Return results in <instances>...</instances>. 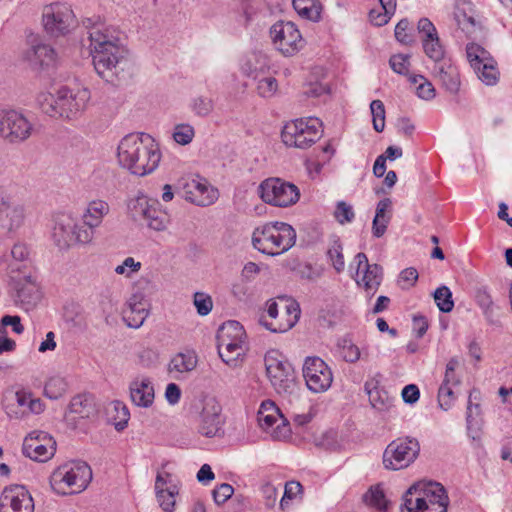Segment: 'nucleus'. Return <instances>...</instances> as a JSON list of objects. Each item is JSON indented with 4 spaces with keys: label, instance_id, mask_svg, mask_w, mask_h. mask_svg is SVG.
<instances>
[{
    "label": "nucleus",
    "instance_id": "nucleus-18",
    "mask_svg": "<svg viewBox=\"0 0 512 512\" xmlns=\"http://www.w3.org/2000/svg\"><path fill=\"white\" fill-rule=\"evenodd\" d=\"M42 19L46 32L58 37L69 32L74 22V14L66 4L54 3L44 7Z\"/></svg>",
    "mask_w": 512,
    "mask_h": 512
},
{
    "label": "nucleus",
    "instance_id": "nucleus-58",
    "mask_svg": "<svg viewBox=\"0 0 512 512\" xmlns=\"http://www.w3.org/2000/svg\"><path fill=\"white\" fill-rule=\"evenodd\" d=\"M194 137V128L189 124H179L173 133L174 140L181 145L189 144Z\"/></svg>",
    "mask_w": 512,
    "mask_h": 512
},
{
    "label": "nucleus",
    "instance_id": "nucleus-46",
    "mask_svg": "<svg viewBox=\"0 0 512 512\" xmlns=\"http://www.w3.org/2000/svg\"><path fill=\"white\" fill-rule=\"evenodd\" d=\"M434 301L438 309L443 313H449L454 308L452 292L449 287L442 285L433 293Z\"/></svg>",
    "mask_w": 512,
    "mask_h": 512
},
{
    "label": "nucleus",
    "instance_id": "nucleus-34",
    "mask_svg": "<svg viewBox=\"0 0 512 512\" xmlns=\"http://www.w3.org/2000/svg\"><path fill=\"white\" fill-rule=\"evenodd\" d=\"M288 319L286 323H279L277 325L267 322L264 317L260 318V324L263 325L267 330L273 333H282L290 330L297 323L300 317V307L295 301L290 302L285 307Z\"/></svg>",
    "mask_w": 512,
    "mask_h": 512
},
{
    "label": "nucleus",
    "instance_id": "nucleus-54",
    "mask_svg": "<svg viewBox=\"0 0 512 512\" xmlns=\"http://www.w3.org/2000/svg\"><path fill=\"white\" fill-rule=\"evenodd\" d=\"M480 399V391L476 388H473L469 393L468 398V405H467V415H466V421H467V428L471 429L473 426V414L476 415L480 412V405L479 403H474V401H477Z\"/></svg>",
    "mask_w": 512,
    "mask_h": 512
},
{
    "label": "nucleus",
    "instance_id": "nucleus-35",
    "mask_svg": "<svg viewBox=\"0 0 512 512\" xmlns=\"http://www.w3.org/2000/svg\"><path fill=\"white\" fill-rule=\"evenodd\" d=\"M11 257L12 260L9 263V275L12 274V266H16L18 268V273H23V271L34 272V269L31 265V260L29 258V251L25 244L17 243L11 249Z\"/></svg>",
    "mask_w": 512,
    "mask_h": 512
},
{
    "label": "nucleus",
    "instance_id": "nucleus-25",
    "mask_svg": "<svg viewBox=\"0 0 512 512\" xmlns=\"http://www.w3.org/2000/svg\"><path fill=\"white\" fill-rule=\"evenodd\" d=\"M131 401L138 407L148 408L154 401V387L148 378L135 379L130 383Z\"/></svg>",
    "mask_w": 512,
    "mask_h": 512
},
{
    "label": "nucleus",
    "instance_id": "nucleus-37",
    "mask_svg": "<svg viewBox=\"0 0 512 512\" xmlns=\"http://www.w3.org/2000/svg\"><path fill=\"white\" fill-rule=\"evenodd\" d=\"M246 333L243 326L235 320H230L222 324L217 332V341L243 342Z\"/></svg>",
    "mask_w": 512,
    "mask_h": 512
},
{
    "label": "nucleus",
    "instance_id": "nucleus-21",
    "mask_svg": "<svg viewBox=\"0 0 512 512\" xmlns=\"http://www.w3.org/2000/svg\"><path fill=\"white\" fill-rule=\"evenodd\" d=\"M4 410L10 419H22L30 414H40L44 404L39 398H33L31 393L17 391L14 397L6 399Z\"/></svg>",
    "mask_w": 512,
    "mask_h": 512
},
{
    "label": "nucleus",
    "instance_id": "nucleus-64",
    "mask_svg": "<svg viewBox=\"0 0 512 512\" xmlns=\"http://www.w3.org/2000/svg\"><path fill=\"white\" fill-rule=\"evenodd\" d=\"M277 80L273 77H266L258 81L257 91L262 97H271L277 90Z\"/></svg>",
    "mask_w": 512,
    "mask_h": 512
},
{
    "label": "nucleus",
    "instance_id": "nucleus-7",
    "mask_svg": "<svg viewBox=\"0 0 512 512\" xmlns=\"http://www.w3.org/2000/svg\"><path fill=\"white\" fill-rule=\"evenodd\" d=\"M52 238L60 249H67L74 244H88L94 238V231L85 229L67 214L58 215L54 222Z\"/></svg>",
    "mask_w": 512,
    "mask_h": 512
},
{
    "label": "nucleus",
    "instance_id": "nucleus-49",
    "mask_svg": "<svg viewBox=\"0 0 512 512\" xmlns=\"http://www.w3.org/2000/svg\"><path fill=\"white\" fill-rule=\"evenodd\" d=\"M372 114L373 128L377 132H382L385 127V107L381 100H373L370 104Z\"/></svg>",
    "mask_w": 512,
    "mask_h": 512
},
{
    "label": "nucleus",
    "instance_id": "nucleus-23",
    "mask_svg": "<svg viewBox=\"0 0 512 512\" xmlns=\"http://www.w3.org/2000/svg\"><path fill=\"white\" fill-rule=\"evenodd\" d=\"M149 304L142 293H134L122 311L123 321L128 327L139 328L149 314Z\"/></svg>",
    "mask_w": 512,
    "mask_h": 512
},
{
    "label": "nucleus",
    "instance_id": "nucleus-5",
    "mask_svg": "<svg viewBox=\"0 0 512 512\" xmlns=\"http://www.w3.org/2000/svg\"><path fill=\"white\" fill-rule=\"evenodd\" d=\"M92 480V470L83 461L65 463L50 476L52 489L61 495L82 492Z\"/></svg>",
    "mask_w": 512,
    "mask_h": 512
},
{
    "label": "nucleus",
    "instance_id": "nucleus-55",
    "mask_svg": "<svg viewBox=\"0 0 512 512\" xmlns=\"http://www.w3.org/2000/svg\"><path fill=\"white\" fill-rule=\"evenodd\" d=\"M452 385L442 382L438 390V404L441 409L447 411L454 401Z\"/></svg>",
    "mask_w": 512,
    "mask_h": 512
},
{
    "label": "nucleus",
    "instance_id": "nucleus-38",
    "mask_svg": "<svg viewBox=\"0 0 512 512\" xmlns=\"http://www.w3.org/2000/svg\"><path fill=\"white\" fill-rule=\"evenodd\" d=\"M244 344L243 342H232V341H217L218 354L228 365L234 363L239 356L244 353Z\"/></svg>",
    "mask_w": 512,
    "mask_h": 512
},
{
    "label": "nucleus",
    "instance_id": "nucleus-27",
    "mask_svg": "<svg viewBox=\"0 0 512 512\" xmlns=\"http://www.w3.org/2000/svg\"><path fill=\"white\" fill-rule=\"evenodd\" d=\"M474 300L481 309L489 325L500 327L501 322L494 316L495 304L487 286H478L474 290Z\"/></svg>",
    "mask_w": 512,
    "mask_h": 512
},
{
    "label": "nucleus",
    "instance_id": "nucleus-62",
    "mask_svg": "<svg viewBox=\"0 0 512 512\" xmlns=\"http://www.w3.org/2000/svg\"><path fill=\"white\" fill-rule=\"evenodd\" d=\"M409 21L407 19L400 20L395 27V38L402 44L410 45L414 42L411 34L408 33Z\"/></svg>",
    "mask_w": 512,
    "mask_h": 512
},
{
    "label": "nucleus",
    "instance_id": "nucleus-63",
    "mask_svg": "<svg viewBox=\"0 0 512 512\" xmlns=\"http://www.w3.org/2000/svg\"><path fill=\"white\" fill-rule=\"evenodd\" d=\"M234 494V488L228 483H222L212 491V496L217 505L225 503Z\"/></svg>",
    "mask_w": 512,
    "mask_h": 512
},
{
    "label": "nucleus",
    "instance_id": "nucleus-8",
    "mask_svg": "<svg viewBox=\"0 0 512 512\" xmlns=\"http://www.w3.org/2000/svg\"><path fill=\"white\" fill-rule=\"evenodd\" d=\"M420 445L417 439L402 437L393 440L383 452V465L387 470L407 468L418 457Z\"/></svg>",
    "mask_w": 512,
    "mask_h": 512
},
{
    "label": "nucleus",
    "instance_id": "nucleus-44",
    "mask_svg": "<svg viewBox=\"0 0 512 512\" xmlns=\"http://www.w3.org/2000/svg\"><path fill=\"white\" fill-rule=\"evenodd\" d=\"M197 365V356L194 352L188 351L186 353L177 354L170 363L171 369L178 372H190L195 369Z\"/></svg>",
    "mask_w": 512,
    "mask_h": 512
},
{
    "label": "nucleus",
    "instance_id": "nucleus-29",
    "mask_svg": "<svg viewBox=\"0 0 512 512\" xmlns=\"http://www.w3.org/2000/svg\"><path fill=\"white\" fill-rule=\"evenodd\" d=\"M110 206L106 201L93 200L87 205L86 211L83 214V221L85 229H91L101 225L103 218L109 213Z\"/></svg>",
    "mask_w": 512,
    "mask_h": 512
},
{
    "label": "nucleus",
    "instance_id": "nucleus-6",
    "mask_svg": "<svg viewBox=\"0 0 512 512\" xmlns=\"http://www.w3.org/2000/svg\"><path fill=\"white\" fill-rule=\"evenodd\" d=\"M322 123L317 118H299L285 124L281 131L282 142L287 147L307 149L322 136Z\"/></svg>",
    "mask_w": 512,
    "mask_h": 512
},
{
    "label": "nucleus",
    "instance_id": "nucleus-42",
    "mask_svg": "<svg viewBox=\"0 0 512 512\" xmlns=\"http://www.w3.org/2000/svg\"><path fill=\"white\" fill-rule=\"evenodd\" d=\"M421 42L425 55L430 58L434 64L447 59L438 35L428 39H422Z\"/></svg>",
    "mask_w": 512,
    "mask_h": 512
},
{
    "label": "nucleus",
    "instance_id": "nucleus-13",
    "mask_svg": "<svg viewBox=\"0 0 512 512\" xmlns=\"http://www.w3.org/2000/svg\"><path fill=\"white\" fill-rule=\"evenodd\" d=\"M198 432L208 438L219 435L224 424L221 412L222 407L213 396L204 397L197 407Z\"/></svg>",
    "mask_w": 512,
    "mask_h": 512
},
{
    "label": "nucleus",
    "instance_id": "nucleus-33",
    "mask_svg": "<svg viewBox=\"0 0 512 512\" xmlns=\"http://www.w3.org/2000/svg\"><path fill=\"white\" fill-rule=\"evenodd\" d=\"M94 413L95 407L92 397L87 394H79L71 399L65 418L67 421L74 420V418H70V416L76 414L79 418L85 419L89 418Z\"/></svg>",
    "mask_w": 512,
    "mask_h": 512
},
{
    "label": "nucleus",
    "instance_id": "nucleus-50",
    "mask_svg": "<svg viewBox=\"0 0 512 512\" xmlns=\"http://www.w3.org/2000/svg\"><path fill=\"white\" fill-rule=\"evenodd\" d=\"M179 493V488L175 486H168L163 494H156L157 500L161 508L165 512H172L175 506V496Z\"/></svg>",
    "mask_w": 512,
    "mask_h": 512
},
{
    "label": "nucleus",
    "instance_id": "nucleus-4",
    "mask_svg": "<svg viewBox=\"0 0 512 512\" xmlns=\"http://www.w3.org/2000/svg\"><path fill=\"white\" fill-rule=\"evenodd\" d=\"M296 242V231L285 222H268L254 229L253 247L269 256H277L292 248Z\"/></svg>",
    "mask_w": 512,
    "mask_h": 512
},
{
    "label": "nucleus",
    "instance_id": "nucleus-10",
    "mask_svg": "<svg viewBox=\"0 0 512 512\" xmlns=\"http://www.w3.org/2000/svg\"><path fill=\"white\" fill-rule=\"evenodd\" d=\"M17 270L16 266H12V274L9 275L13 298L17 305L28 311L40 301L41 293L34 272L18 273Z\"/></svg>",
    "mask_w": 512,
    "mask_h": 512
},
{
    "label": "nucleus",
    "instance_id": "nucleus-31",
    "mask_svg": "<svg viewBox=\"0 0 512 512\" xmlns=\"http://www.w3.org/2000/svg\"><path fill=\"white\" fill-rule=\"evenodd\" d=\"M26 57L32 65H38L42 68L52 67L57 61L55 50L47 44L33 45L31 49L27 51Z\"/></svg>",
    "mask_w": 512,
    "mask_h": 512
},
{
    "label": "nucleus",
    "instance_id": "nucleus-30",
    "mask_svg": "<svg viewBox=\"0 0 512 512\" xmlns=\"http://www.w3.org/2000/svg\"><path fill=\"white\" fill-rule=\"evenodd\" d=\"M454 18L457 25L467 35L476 31L477 23L472 15V3L466 0H459L455 4Z\"/></svg>",
    "mask_w": 512,
    "mask_h": 512
},
{
    "label": "nucleus",
    "instance_id": "nucleus-36",
    "mask_svg": "<svg viewBox=\"0 0 512 512\" xmlns=\"http://www.w3.org/2000/svg\"><path fill=\"white\" fill-rule=\"evenodd\" d=\"M383 278V269L379 264H370L367 269L364 270L361 281L357 280V283L362 284L367 292L374 295L378 290Z\"/></svg>",
    "mask_w": 512,
    "mask_h": 512
},
{
    "label": "nucleus",
    "instance_id": "nucleus-11",
    "mask_svg": "<svg viewBox=\"0 0 512 512\" xmlns=\"http://www.w3.org/2000/svg\"><path fill=\"white\" fill-rule=\"evenodd\" d=\"M34 130L33 122L17 110H0V136L9 143L27 140Z\"/></svg>",
    "mask_w": 512,
    "mask_h": 512
},
{
    "label": "nucleus",
    "instance_id": "nucleus-22",
    "mask_svg": "<svg viewBox=\"0 0 512 512\" xmlns=\"http://www.w3.org/2000/svg\"><path fill=\"white\" fill-rule=\"evenodd\" d=\"M184 198L201 207L212 205L219 196L218 190L203 178H189L182 184Z\"/></svg>",
    "mask_w": 512,
    "mask_h": 512
},
{
    "label": "nucleus",
    "instance_id": "nucleus-53",
    "mask_svg": "<svg viewBox=\"0 0 512 512\" xmlns=\"http://www.w3.org/2000/svg\"><path fill=\"white\" fill-rule=\"evenodd\" d=\"M191 107L196 115L205 117L212 112L214 104L211 98L205 96H198L193 99Z\"/></svg>",
    "mask_w": 512,
    "mask_h": 512
},
{
    "label": "nucleus",
    "instance_id": "nucleus-3",
    "mask_svg": "<svg viewBox=\"0 0 512 512\" xmlns=\"http://www.w3.org/2000/svg\"><path fill=\"white\" fill-rule=\"evenodd\" d=\"M449 498L437 482L414 483L403 496L401 512H447Z\"/></svg>",
    "mask_w": 512,
    "mask_h": 512
},
{
    "label": "nucleus",
    "instance_id": "nucleus-40",
    "mask_svg": "<svg viewBox=\"0 0 512 512\" xmlns=\"http://www.w3.org/2000/svg\"><path fill=\"white\" fill-rule=\"evenodd\" d=\"M326 256L337 273L344 271L345 260L343 255V246L339 237H332Z\"/></svg>",
    "mask_w": 512,
    "mask_h": 512
},
{
    "label": "nucleus",
    "instance_id": "nucleus-48",
    "mask_svg": "<svg viewBox=\"0 0 512 512\" xmlns=\"http://www.w3.org/2000/svg\"><path fill=\"white\" fill-rule=\"evenodd\" d=\"M37 104L39 108L47 115L51 117H57L56 101H58V95L55 97L51 93L41 92L37 96Z\"/></svg>",
    "mask_w": 512,
    "mask_h": 512
},
{
    "label": "nucleus",
    "instance_id": "nucleus-17",
    "mask_svg": "<svg viewBox=\"0 0 512 512\" xmlns=\"http://www.w3.org/2000/svg\"><path fill=\"white\" fill-rule=\"evenodd\" d=\"M90 99V91L86 88L70 89L62 87L58 90L57 116L67 119L77 117L83 112Z\"/></svg>",
    "mask_w": 512,
    "mask_h": 512
},
{
    "label": "nucleus",
    "instance_id": "nucleus-19",
    "mask_svg": "<svg viewBox=\"0 0 512 512\" xmlns=\"http://www.w3.org/2000/svg\"><path fill=\"white\" fill-rule=\"evenodd\" d=\"M34 501L24 485L6 486L0 494V512H33Z\"/></svg>",
    "mask_w": 512,
    "mask_h": 512
},
{
    "label": "nucleus",
    "instance_id": "nucleus-32",
    "mask_svg": "<svg viewBox=\"0 0 512 512\" xmlns=\"http://www.w3.org/2000/svg\"><path fill=\"white\" fill-rule=\"evenodd\" d=\"M392 201L389 198L380 200L376 207L375 216L372 222V234L376 238L382 237L391 220Z\"/></svg>",
    "mask_w": 512,
    "mask_h": 512
},
{
    "label": "nucleus",
    "instance_id": "nucleus-28",
    "mask_svg": "<svg viewBox=\"0 0 512 512\" xmlns=\"http://www.w3.org/2000/svg\"><path fill=\"white\" fill-rule=\"evenodd\" d=\"M139 204L142 207L141 214L149 228L155 231H163L166 229L169 223V216L166 212L156 207L157 202L148 205L147 201L142 199V202H139Z\"/></svg>",
    "mask_w": 512,
    "mask_h": 512
},
{
    "label": "nucleus",
    "instance_id": "nucleus-9",
    "mask_svg": "<svg viewBox=\"0 0 512 512\" xmlns=\"http://www.w3.org/2000/svg\"><path fill=\"white\" fill-rule=\"evenodd\" d=\"M267 376L278 394L284 397H296L299 390L294 377L293 368L287 362L271 355L265 356Z\"/></svg>",
    "mask_w": 512,
    "mask_h": 512
},
{
    "label": "nucleus",
    "instance_id": "nucleus-16",
    "mask_svg": "<svg viewBox=\"0 0 512 512\" xmlns=\"http://www.w3.org/2000/svg\"><path fill=\"white\" fill-rule=\"evenodd\" d=\"M302 372L307 388L314 393L325 392L332 384V371L319 357H307Z\"/></svg>",
    "mask_w": 512,
    "mask_h": 512
},
{
    "label": "nucleus",
    "instance_id": "nucleus-1",
    "mask_svg": "<svg viewBox=\"0 0 512 512\" xmlns=\"http://www.w3.org/2000/svg\"><path fill=\"white\" fill-rule=\"evenodd\" d=\"M90 50L95 71L105 81L114 83L130 73L133 66L130 52L109 29L90 32Z\"/></svg>",
    "mask_w": 512,
    "mask_h": 512
},
{
    "label": "nucleus",
    "instance_id": "nucleus-12",
    "mask_svg": "<svg viewBox=\"0 0 512 512\" xmlns=\"http://www.w3.org/2000/svg\"><path fill=\"white\" fill-rule=\"evenodd\" d=\"M259 192L264 202L278 207L293 205L300 197L296 185L280 178L266 179L260 184Z\"/></svg>",
    "mask_w": 512,
    "mask_h": 512
},
{
    "label": "nucleus",
    "instance_id": "nucleus-14",
    "mask_svg": "<svg viewBox=\"0 0 512 512\" xmlns=\"http://www.w3.org/2000/svg\"><path fill=\"white\" fill-rule=\"evenodd\" d=\"M466 54L478 78L486 85H495L499 79V71L490 53L476 43H469Z\"/></svg>",
    "mask_w": 512,
    "mask_h": 512
},
{
    "label": "nucleus",
    "instance_id": "nucleus-20",
    "mask_svg": "<svg viewBox=\"0 0 512 512\" xmlns=\"http://www.w3.org/2000/svg\"><path fill=\"white\" fill-rule=\"evenodd\" d=\"M22 451L34 461L46 462L55 454L56 442L48 433L34 431L24 439Z\"/></svg>",
    "mask_w": 512,
    "mask_h": 512
},
{
    "label": "nucleus",
    "instance_id": "nucleus-2",
    "mask_svg": "<svg viewBox=\"0 0 512 512\" xmlns=\"http://www.w3.org/2000/svg\"><path fill=\"white\" fill-rule=\"evenodd\" d=\"M117 158L120 166L131 174L145 176L158 167L161 153L150 135L131 133L118 144Z\"/></svg>",
    "mask_w": 512,
    "mask_h": 512
},
{
    "label": "nucleus",
    "instance_id": "nucleus-45",
    "mask_svg": "<svg viewBox=\"0 0 512 512\" xmlns=\"http://www.w3.org/2000/svg\"><path fill=\"white\" fill-rule=\"evenodd\" d=\"M364 501L376 508L377 510L384 512L387 510L388 500L386 499L384 490L380 485L371 487L363 496Z\"/></svg>",
    "mask_w": 512,
    "mask_h": 512
},
{
    "label": "nucleus",
    "instance_id": "nucleus-57",
    "mask_svg": "<svg viewBox=\"0 0 512 512\" xmlns=\"http://www.w3.org/2000/svg\"><path fill=\"white\" fill-rule=\"evenodd\" d=\"M391 69L400 75H407L410 66V56L405 54H396L389 60Z\"/></svg>",
    "mask_w": 512,
    "mask_h": 512
},
{
    "label": "nucleus",
    "instance_id": "nucleus-43",
    "mask_svg": "<svg viewBox=\"0 0 512 512\" xmlns=\"http://www.w3.org/2000/svg\"><path fill=\"white\" fill-rule=\"evenodd\" d=\"M68 389V383L62 376L50 377L44 386V395L49 399L56 400L62 397Z\"/></svg>",
    "mask_w": 512,
    "mask_h": 512
},
{
    "label": "nucleus",
    "instance_id": "nucleus-61",
    "mask_svg": "<svg viewBox=\"0 0 512 512\" xmlns=\"http://www.w3.org/2000/svg\"><path fill=\"white\" fill-rule=\"evenodd\" d=\"M194 304L196 306L197 312L201 316L208 315L213 307V302L210 296L196 292L194 295Z\"/></svg>",
    "mask_w": 512,
    "mask_h": 512
},
{
    "label": "nucleus",
    "instance_id": "nucleus-26",
    "mask_svg": "<svg viewBox=\"0 0 512 512\" xmlns=\"http://www.w3.org/2000/svg\"><path fill=\"white\" fill-rule=\"evenodd\" d=\"M0 214V226L8 231L13 232L19 229L25 220V208L22 204L9 200L7 207Z\"/></svg>",
    "mask_w": 512,
    "mask_h": 512
},
{
    "label": "nucleus",
    "instance_id": "nucleus-15",
    "mask_svg": "<svg viewBox=\"0 0 512 512\" xmlns=\"http://www.w3.org/2000/svg\"><path fill=\"white\" fill-rule=\"evenodd\" d=\"M270 36L276 48L285 56L297 53L304 43L296 25L290 21H278L273 24Z\"/></svg>",
    "mask_w": 512,
    "mask_h": 512
},
{
    "label": "nucleus",
    "instance_id": "nucleus-59",
    "mask_svg": "<svg viewBox=\"0 0 512 512\" xmlns=\"http://www.w3.org/2000/svg\"><path fill=\"white\" fill-rule=\"evenodd\" d=\"M339 346L342 349V356L346 362L355 363L360 359L361 353L355 344L348 339H343Z\"/></svg>",
    "mask_w": 512,
    "mask_h": 512
},
{
    "label": "nucleus",
    "instance_id": "nucleus-39",
    "mask_svg": "<svg viewBox=\"0 0 512 512\" xmlns=\"http://www.w3.org/2000/svg\"><path fill=\"white\" fill-rule=\"evenodd\" d=\"M292 4L302 18L314 22L321 19V5L317 0H292Z\"/></svg>",
    "mask_w": 512,
    "mask_h": 512
},
{
    "label": "nucleus",
    "instance_id": "nucleus-47",
    "mask_svg": "<svg viewBox=\"0 0 512 512\" xmlns=\"http://www.w3.org/2000/svg\"><path fill=\"white\" fill-rule=\"evenodd\" d=\"M409 80L413 84H418L416 93L418 97L424 100H431L435 97V88L423 75H412Z\"/></svg>",
    "mask_w": 512,
    "mask_h": 512
},
{
    "label": "nucleus",
    "instance_id": "nucleus-52",
    "mask_svg": "<svg viewBox=\"0 0 512 512\" xmlns=\"http://www.w3.org/2000/svg\"><path fill=\"white\" fill-rule=\"evenodd\" d=\"M231 292L239 301H246L252 296L251 282L239 277L232 284Z\"/></svg>",
    "mask_w": 512,
    "mask_h": 512
},
{
    "label": "nucleus",
    "instance_id": "nucleus-41",
    "mask_svg": "<svg viewBox=\"0 0 512 512\" xmlns=\"http://www.w3.org/2000/svg\"><path fill=\"white\" fill-rule=\"evenodd\" d=\"M277 416H281L280 410L271 400L263 401L258 411V422L262 428L268 429L277 421Z\"/></svg>",
    "mask_w": 512,
    "mask_h": 512
},
{
    "label": "nucleus",
    "instance_id": "nucleus-60",
    "mask_svg": "<svg viewBox=\"0 0 512 512\" xmlns=\"http://www.w3.org/2000/svg\"><path fill=\"white\" fill-rule=\"evenodd\" d=\"M334 216L340 224L350 223L354 220L355 214L351 205L344 201L337 203Z\"/></svg>",
    "mask_w": 512,
    "mask_h": 512
},
{
    "label": "nucleus",
    "instance_id": "nucleus-51",
    "mask_svg": "<svg viewBox=\"0 0 512 512\" xmlns=\"http://www.w3.org/2000/svg\"><path fill=\"white\" fill-rule=\"evenodd\" d=\"M364 390L367 393L372 406L377 409H382L385 405V399L387 396L385 395V398L382 397L378 390L377 382L374 380L367 381L364 384Z\"/></svg>",
    "mask_w": 512,
    "mask_h": 512
},
{
    "label": "nucleus",
    "instance_id": "nucleus-24",
    "mask_svg": "<svg viewBox=\"0 0 512 512\" xmlns=\"http://www.w3.org/2000/svg\"><path fill=\"white\" fill-rule=\"evenodd\" d=\"M432 75L439 80L442 87L451 94H457L460 89V75L451 59L442 60L432 67Z\"/></svg>",
    "mask_w": 512,
    "mask_h": 512
},
{
    "label": "nucleus",
    "instance_id": "nucleus-56",
    "mask_svg": "<svg viewBox=\"0 0 512 512\" xmlns=\"http://www.w3.org/2000/svg\"><path fill=\"white\" fill-rule=\"evenodd\" d=\"M301 491L302 485L298 481L287 482L285 484L284 494L280 500L281 510H285L289 505V501L294 499Z\"/></svg>",
    "mask_w": 512,
    "mask_h": 512
}]
</instances>
